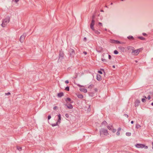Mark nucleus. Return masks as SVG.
Wrapping results in <instances>:
<instances>
[{
  "label": "nucleus",
  "instance_id": "29",
  "mask_svg": "<svg viewBox=\"0 0 153 153\" xmlns=\"http://www.w3.org/2000/svg\"><path fill=\"white\" fill-rule=\"evenodd\" d=\"M120 131H117L116 133V135L117 136H119V135H120Z\"/></svg>",
  "mask_w": 153,
  "mask_h": 153
},
{
  "label": "nucleus",
  "instance_id": "48",
  "mask_svg": "<svg viewBox=\"0 0 153 153\" xmlns=\"http://www.w3.org/2000/svg\"><path fill=\"white\" fill-rule=\"evenodd\" d=\"M83 53L85 54H87V53L86 52H84Z\"/></svg>",
  "mask_w": 153,
  "mask_h": 153
},
{
  "label": "nucleus",
  "instance_id": "41",
  "mask_svg": "<svg viewBox=\"0 0 153 153\" xmlns=\"http://www.w3.org/2000/svg\"><path fill=\"white\" fill-rule=\"evenodd\" d=\"M65 83H67H67H69V81H68V80H66V81H65Z\"/></svg>",
  "mask_w": 153,
  "mask_h": 153
},
{
  "label": "nucleus",
  "instance_id": "42",
  "mask_svg": "<svg viewBox=\"0 0 153 153\" xmlns=\"http://www.w3.org/2000/svg\"><path fill=\"white\" fill-rule=\"evenodd\" d=\"M71 51L72 52V53H74V50H72V49H71Z\"/></svg>",
  "mask_w": 153,
  "mask_h": 153
},
{
  "label": "nucleus",
  "instance_id": "21",
  "mask_svg": "<svg viewBox=\"0 0 153 153\" xmlns=\"http://www.w3.org/2000/svg\"><path fill=\"white\" fill-rule=\"evenodd\" d=\"M107 128L108 129L111 130L112 129V126H107Z\"/></svg>",
  "mask_w": 153,
  "mask_h": 153
},
{
  "label": "nucleus",
  "instance_id": "2",
  "mask_svg": "<svg viewBox=\"0 0 153 153\" xmlns=\"http://www.w3.org/2000/svg\"><path fill=\"white\" fill-rule=\"evenodd\" d=\"M58 119L56 123H52L51 124L52 127H54L58 126L59 124L61 123V116L60 114H59L58 115Z\"/></svg>",
  "mask_w": 153,
  "mask_h": 153
},
{
  "label": "nucleus",
  "instance_id": "3",
  "mask_svg": "<svg viewBox=\"0 0 153 153\" xmlns=\"http://www.w3.org/2000/svg\"><path fill=\"white\" fill-rule=\"evenodd\" d=\"M10 21V18H5L3 21L1 26L3 27H5L7 25V24Z\"/></svg>",
  "mask_w": 153,
  "mask_h": 153
},
{
  "label": "nucleus",
  "instance_id": "4",
  "mask_svg": "<svg viewBox=\"0 0 153 153\" xmlns=\"http://www.w3.org/2000/svg\"><path fill=\"white\" fill-rule=\"evenodd\" d=\"M77 85L79 87H81V88H79V90L81 91L82 92L84 93H86L87 92V89L85 88L84 86L80 85L79 84H77Z\"/></svg>",
  "mask_w": 153,
  "mask_h": 153
},
{
  "label": "nucleus",
  "instance_id": "56",
  "mask_svg": "<svg viewBox=\"0 0 153 153\" xmlns=\"http://www.w3.org/2000/svg\"><path fill=\"white\" fill-rule=\"evenodd\" d=\"M101 12H103V10H101Z\"/></svg>",
  "mask_w": 153,
  "mask_h": 153
},
{
  "label": "nucleus",
  "instance_id": "39",
  "mask_svg": "<svg viewBox=\"0 0 153 153\" xmlns=\"http://www.w3.org/2000/svg\"><path fill=\"white\" fill-rule=\"evenodd\" d=\"M128 38L129 39H132L133 38V37L132 36H129V37H128Z\"/></svg>",
  "mask_w": 153,
  "mask_h": 153
},
{
  "label": "nucleus",
  "instance_id": "54",
  "mask_svg": "<svg viewBox=\"0 0 153 153\" xmlns=\"http://www.w3.org/2000/svg\"><path fill=\"white\" fill-rule=\"evenodd\" d=\"M135 61L136 62H137V60H135Z\"/></svg>",
  "mask_w": 153,
  "mask_h": 153
},
{
  "label": "nucleus",
  "instance_id": "14",
  "mask_svg": "<svg viewBox=\"0 0 153 153\" xmlns=\"http://www.w3.org/2000/svg\"><path fill=\"white\" fill-rule=\"evenodd\" d=\"M77 97L80 99H82L83 97V96L81 94H79L77 95Z\"/></svg>",
  "mask_w": 153,
  "mask_h": 153
},
{
  "label": "nucleus",
  "instance_id": "34",
  "mask_svg": "<svg viewBox=\"0 0 153 153\" xmlns=\"http://www.w3.org/2000/svg\"><path fill=\"white\" fill-rule=\"evenodd\" d=\"M124 116H125V117H126L127 118H128V115L126 114H125L124 115Z\"/></svg>",
  "mask_w": 153,
  "mask_h": 153
},
{
  "label": "nucleus",
  "instance_id": "9",
  "mask_svg": "<svg viewBox=\"0 0 153 153\" xmlns=\"http://www.w3.org/2000/svg\"><path fill=\"white\" fill-rule=\"evenodd\" d=\"M25 36L24 34L22 35L20 39V41L21 42H23L24 41L25 38Z\"/></svg>",
  "mask_w": 153,
  "mask_h": 153
},
{
  "label": "nucleus",
  "instance_id": "50",
  "mask_svg": "<svg viewBox=\"0 0 153 153\" xmlns=\"http://www.w3.org/2000/svg\"><path fill=\"white\" fill-rule=\"evenodd\" d=\"M113 67L114 68H115V66L114 65H113Z\"/></svg>",
  "mask_w": 153,
  "mask_h": 153
},
{
  "label": "nucleus",
  "instance_id": "5",
  "mask_svg": "<svg viewBox=\"0 0 153 153\" xmlns=\"http://www.w3.org/2000/svg\"><path fill=\"white\" fill-rule=\"evenodd\" d=\"M136 147L138 148H144L145 149H147L148 147L147 146L141 144H137L135 145Z\"/></svg>",
  "mask_w": 153,
  "mask_h": 153
},
{
  "label": "nucleus",
  "instance_id": "35",
  "mask_svg": "<svg viewBox=\"0 0 153 153\" xmlns=\"http://www.w3.org/2000/svg\"><path fill=\"white\" fill-rule=\"evenodd\" d=\"M98 73H99V74H102V73L101 71H98Z\"/></svg>",
  "mask_w": 153,
  "mask_h": 153
},
{
  "label": "nucleus",
  "instance_id": "44",
  "mask_svg": "<svg viewBox=\"0 0 153 153\" xmlns=\"http://www.w3.org/2000/svg\"><path fill=\"white\" fill-rule=\"evenodd\" d=\"M19 0H15V1L16 3H17L19 1Z\"/></svg>",
  "mask_w": 153,
  "mask_h": 153
},
{
  "label": "nucleus",
  "instance_id": "52",
  "mask_svg": "<svg viewBox=\"0 0 153 153\" xmlns=\"http://www.w3.org/2000/svg\"><path fill=\"white\" fill-rule=\"evenodd\" d=\"M151 105H152L153 106V102L152 103Z\"/></svg>",
  "mask_w": 153,
  "mask_h": 153
},
{
  "label": "nucleus",
  "instance_id": "36",
  "mask_svg": "<svg viewBox=\"0 0 153 153\" xmlns=\"http://www.w3.org/2000/svg\"><path fill=\"white\" fill-rule=\"evenodd\" d=\"M147 99L149 100L150 99H151V97H150V95H149L148 97H147Z\"/></svg>",
  "mask_w": 153,
  "mask_h": 153
},
{
  "label": "nucleus",
  "instance_id": "23",
  "mask_svg": "<svg viewBox=\"0 0 153 153\" xmlns=\"http://www.w3.org/2000/svg\"><path fill=\"white\" fill-rule=\"evenodd\" d=\"M141 127V126L139 124H137L136 126V128H139Z\"/></svg>",
  "mask_w": 153,
  "mask_h": 153
},
{
  "label": "nucleus",
  "instance_id": "17",
  "mask_svg": "<svg viewBox=\"0 0 153 153\" xmlns=\"http://www.w3.org/2000/svg\"><path fill=\"white\" fill-rule=\"evenodd\" d=\"M144 98L142 99V101L143 102H145L146 101V99L147 98L146 96L144 97Z\"/></svg>",
  "mask_w": 153,
  "mask_h": 153
},
{
  "label": "nucleus",
  "instance_id": "12",
  "mask_svg": "<svg viewBox=\"0 0 153 153\" xmlns=\"http://www.w3.org/2000/svg\"><path fill=\"white\" fill-rule=\"evenodd\" d=\"M65 105L66 106L68 109H71L73 108V106L71 104H69L68 105L65 104Z\"/></svg>",
  "mask_w": 153,
  "mask_h": 153
},
{
  "label": "nucleus",
  "instance_id": "22",
  "mask_svg": "<svg viewBox=\"0 0 153 153\" xmlns=\"http://www.w3.org/2000/svg\"><path fill=\"white\" fill-rule=\"evenodd\" d=\"M94 92L93 93L92 92H91L89 93V95L92 97L94 96Z\"/></svg>",
  "mask_w": 153,
  "mask_h": 153
},
{
  "label": "nucleus",
  "instance_id": "25",
  "mask_svg": "<svg viewBox=\"0 0 153 153\" xmlns=\"http://www.w3.org/2000/svg\"><path fill=\"white\" fill-rule=\"evenodd\" d=\"M94 31L95 32V33L97 34H99L100 33V32H99V31H98L97 30H95Z\"/></svg>",
  "mask_w": 153,
  "mask_h": 153
},
{
  "label": "nucleus",
  "instance_id": "32",
  "mask_svg": "<svg viewBox=\"0 0 153 153\" xmlns=\"http://www.w3.org/2000/svg\"><path fill=\"white\" fill-rule=\"evenodd\" d=\"M51 118V115H48V120H49Z\"/></svg>",
  "mask_w": 153,
  "mask_h": 153
},
{
  "label": "nucleus",
  "instance_id": "18",
  "mask_svg": "<svg viewBox=\"0 0 153 153\" xmlns=\"http://www.w3.org/2000/svg\"><path fill=\"white\" fill-rule=\"evenodd\" d=\"M94 86V85L92 84H91L88 86V88L89 89H91L92 88H93Z\"/></svg>",
  "mask_w": 153,
  "mask_h": 153
},
{
  "label": "nucleus",
  "instance_id": "20",
  "mask_svg": "<svg viewBox=\"0 0 153 153\" xmlns=\"http://www.w3.org/2000/svg\"><path fill=\"white\" fill-rule=\"evenodd\" d=\"M126 135L127 136H130L131 135V133L130 132H127L126 134Z\"/></svg>",
  "mask_w": 153,
  "mask_h": 153
},
{
  "label": "nucleus",
  "instance_id": "7",
  "mask_svg": "<svg viewBox=\"0 0 153 153\" xmlns=\"http://www.w3.org/2000/svg\"><path fill=\"white\" fill-rule=\"evenodd\" d=\"M95 21L93 19L91 22V24H90V28L91 29L93 30V31L95 30V29L94 27V25L95 24Z\"/></svg>",
  "mask_w": 153,
  "mask_h": 153
},
{
  "label": "nucleus",
  "instance_id": "28",
  "mask_svg": "<svg viewBox=\"0 0 153 153\" xmlns=\"http://www.w3.org/2000/svg\"><path fill=\"white\" fill-rule=\"evenodd\" d=\"M114 53L116 54H118V52L117 50H115L114 51Z\"/></svg>",
  "mask_w": 153,
  "mask_h": 153
},
{
  "label": "nucleus",
  "instance_id": "46",
  "mask_svg": "<svg viewBox=\"0 0 153 153\" xmlns=\"http://www.w3.org/2000/svg\"><path fill=\"white\" fill-rule=\"evenodd\" d=\"M84 40L85 41H86V38L85 37L84 39Z\"/></svg>",
  "mask_w": 153,
  "mask_h": 153
},
{
  "label": "nucleus",
  "instance_id": "53",
  "mask_svg": "<svg viewBox=\"0 0 153 153\" xmlns=\"http://www.w3.org/2000/svg\"><path fill=\"white\" fill-rule=\"evenodd\" d=\"M108 56H109V57H111V56L110 55H109Z\"/></svg>",
  "mask_w": 153,
  "mask_h": 153
},
{
  "label": "nucleus",
  "instance_id": "13",
  "mask_svg": "<svg viewBox=\"0 0 153 153\" xmlns=\"http://www.w3.org/2000/svg\"><path fill=\"white\" fill-rule=\"evenodd\" d=\"M63 95V93H59L57 94V96L59 97H62Z\"/></svg>",
  "mask_w": 153,
  "mask_h": 153
},
{
  "label": "nucleus",
  "instance_id": "15",
  "mask_svg": "<svg viewBox=\"0 0 153 153\" xmlns=\"http://www.w3.org/2000/svg\"><path fill=\"white\" fill-rule=\"evenodd\" d=\"M65 101H68L69 102H71V103H72L73 102V101H71V99L69 98H67L65 99Z\"/></svg>",
  "mask_w": 153,
  "mask_h": 153
},
{
  "label": "nucleus",
  "instance_id": "47",
  "mask_svg": "<svg viewBox=\"0 0 153 153\" xmlns=\"http://www.w3.org/2000/svg\"><path fill=\"white\" fill-rule=\"evenodd\" d=\"M133 123H134V121H131V124H133Z\"/></svg>",
  "mask_w": 153,
  "mask_h": 153
},
{
  "label": "nucleus",
  "instance_id": "26",
  "mask_svg": "<svg viewBox=\"0 0 153 153\" xmlns=\"http://www.w3.org/2000/svg\"><path fill=\"white\" fill-rule=\"evenodd\" d=\"M17 149L19 151H21L22 150V147H17Z\"/></svg>",
  "mask_w": 153,
  "mask_h": 153
},
{
  "label": "nucleus",
  "instance_id": "49",
  "mask_svg": "<svg viewBox=\"0 0 153 153\" xmlns=\"http://www.w3.org/2000/svg\"><path fill=\"white\" fill-rule=\"evenodd\" d=\"M143 35L144 36H145V35H146V33H143Z\"/></svg>",
  "mask_w": 153,
  "mask_h": 153
},
{
  "label": "nucleus",
  "instance_id": "43",
  "mask_svg": "<svg viewBox=\"0 0 153 153\" xmlns=\"http://www.w3.org/2000/svg\"><path fill=\"white\" fill-rule=\"evenodd\" d=\"M94 90H95V92H96L97 91V88H95L94 89Z\"/></svg>",
  "mask_w": 153,
  "mask_h": 153
},
{
  "label": "nucleus",
  "instance_id": "19",
  "mask_svg": "<svg viewBox=\"0 0 153 153\" xmlns=\"http://www.w3.org/2000/svg\"><path fill=\"white\" fill-rule=\"evenodd\" d=\"M107 123L105 121H104L102 123L101 125H102L105 126L106 125H107Z\"/></svg>",
  "mask_w": 153,
  "mask_h": 153
},
{
  "label": "nucleus",
  "instance_id": "1",
  "mask_svg": "<svg viewBox=\"0 0 153 153\" xmlns=\"http://www.w3.org/2000/svg\"><path fill=\"white\" fill-rule=\"evenodd\" d=\"M100 136H102V135L105 136H107L108 135L107 130L104 128L101 129L100 130Z\"/></svg>",
  "mask_w": 153,
  "mask_h": 153
},
{
  "label": "nucleus",
  "instance_id": "27",
  "mask_svg": "<svg viewBox=\"0 0 153 153\" xmlns=\"http://www.w3.org/2000/svg\"><path fill=\"white\" fill-rule=\"evenodd\" d=\"M111 130H112V132H113V133H115L116 132V130L115 129H114V128H113V129H112Z\"/></svg>",
  "mask_w": 153,
  "mask_h": 153
},
{
  "label": "nucleus",
  "instance_id": "55",
  "mask_svg": "<svg viewBox=\"0 0 153 153\" xmlns=\"http://www.w3.org/2000/svg\"><path fill=\"white\" fill-rule=\"evenodd\" d=\"M111 59V58H108V59L109 60V59Z\"/></svg>",
  "mask_w": 153,
  "mask_h": 153
},
{
  "label": "nucleus",
  "instance_id": "8",
  "mask_svg": "<svg viewBox=\"0 0 153 153\" xmlns=\"http://www.w3.org/2000/svg\"><path fill=\"white\" fill-rule=\"evenodd\" d=\"M109 42L110 43H114V44H120V42L117 40H115L113 39H110L109 41Z\"/></svg>",
  "mask_w": 153,
  "mask_h": 153
},
{
  "label": "nucleus",
  "instance_id": "37",
  "mask_svg": "<svg viewBox=\"0 0 153 153\" xmlns=\"http://www.w3.org/2000/svg\"><path fill=\"white\" fill-rule=\"evenodd\" d=\"M139 38L142 40H144L145 39L143 37H139Z\"/></svg>",
  "mask_w": 153,
  "mask_h": 153
},
{
  "label": "nucleus",
  "instance_id": "45",
  "mask_svg": "<svg viewBox=\"0 0 153 153\" xmlns=\"http://www.w3.org/2000/svg\"><path fill=\"white\" fill-rule=\"evenodd\" d=\"M101 71H103L104 73L105 74V72L104 70L103 69H101Z\"/></svg>",
  "mask_w": 153,
  "mask_h": 153
},
{
  "label": "nucleus",
  "instance_id": "11",
  "mask_svg": "<svg viewBox=\"0 0 153 153\" xmlns=\"http://www.w3.org/2000/svg\"><path fill=\"white\" fill-rule=\"evenodd\" d=\"M97 79L98 81H100L101 80V76L99 74H97Z\"/></svg>",
  "mask_w": 153,
  "mask_h": 153
},
{
  "label": "nucleus",
  "instance_id": "40",
  "mask_svg": "<svg viewBox=\"0 0 153 153\" xmlns=\"http://www.w3.org/2000/svg\"><path fill=\"white\" fill-rule=\"evenodd\" d=\"M57 108V106H56L53 107V109L54 110H56Z\"/></svg>",
  "mask_w": 153,
  "mask_h": 153
},
{
  "label": "nucleus",
  "instance_id": "38",
  "mask_svg": "<svg viewBox=\"0 0 153 153\" xmlns=\"http://www.w3.org/2000/svg\"><path fill=\"white\" fill-rule=\"evenodd\" d=\"M121 130V128H119L117 129V131H120Z\"/></svg>",
  "mask_w": 153,
  "mask_h": 153
},
{
  "label": "nucleus",
  "instance_id": "16",
  "mask_svg": "<svg viewBox=\"0 0 153 153\" xmlns=\"http://www.w3.org/2000/svg\"><path fill=\"white\" fill-rule=\"evenodd\" d=\"M101 60L104 63L108 61V60L104 58H102Z\"/></svg>",
  "mask_w": 153,
  "mask_h": 153
},
{
  "label": "nucleus",
  "instance_id": "6",
  "mask_svg": "<svg viewBox=\"0 0 153 153\" xmlns=\"http://www.w3.org/2000/svg\"><path fill=\"white\" fill-rule=\"evenodd\" d=\"M143 49L142 48H139L137 49V50H133L132 52V53L134 55H137L139 52L142 50Z\"/></svg>",
  "mask_w": 153,
  "mask_h": 153
},
{
  "label": "nucleus",
  "instance_id": "30",
  "mask_svg": "<svg viewBox=\"0 0 153 153\" xmlns=\"http://www.w3.org/2000/svg\"><path fill=\"white\" fill-rule=\"evenodd\" d=\"M65 90H67V91H69V87H67L65 88Z\"/></svg>",
  "mask_w": 153,
  "mask_h": 153
},
{
  "label": "nucleus",
  "instance_id": "51",
  "mask_svg": "<svg viewBox=\"0 0 153 153\" xmlns=\"http://www.w3.org/2000/svg\"><path fill=\"white\" fill-rule=\"evenodd\" d=\"M152 149H153V142H152Z\"/></svg>",
  "mask_w": 153,
  "mask_h": 153
},
{
  "label": "nucleus",
  "instance_id": "24",
  "mask_svg": "<svg viewBox=\"0 0 153 153\" xmlns=\"http://www.w3.org/2000/svg\"><path fill=\"white\" fill-rule=\"evenodd\" d=\"M98 26H99V27L102 26V24L101 22H99L98 23Z\"/></svg>",
  "mask_w": 153,
  "mask_h": 153
},
{
  "label": "nucleus",
  "instance_id": "10",
  "mask_svg": "<svg viewBox=\"0 0 153 153\" xmlns=\"http://www.w3.org/2000/svg\"><path fill=\"white\" fill-rule=\"evenodd\" d=\"M140 102V101L139 100H136L135 104V107L137 106Z\"/></svg>",
  "mask_w": 153,
  "mask_h": 153
},
{
  "label": "nucleus",
  "instance_id": "31",
  "mask_svg": "<svg viewBox=\"0 0 153 153\" xmlns=\"http://www.w3.org/2000/svg\"><path fill=\"white\" fill-rule=\"evenodd\" d=\"M10 94V92H8L7 93H5V95H8Z\"/></svg>",
  "mask_w": 153,
  "mask_h": 153
},
{
  "label": "nucleus",
  "instance_id": "33",
  "mask_svg": "<svg viewBox=\"0 0 153 153\" xmlns=\"http://www.w3.org/2000/svg\"><path fill=\"white\" fill-rule=\"evenodd\" d=\"M65 117H67V118H68L69 117V115L68 114H65Z\"/></svg>",
  "mask_w": 153,
  "mask_h": 153
}]
</instances>
